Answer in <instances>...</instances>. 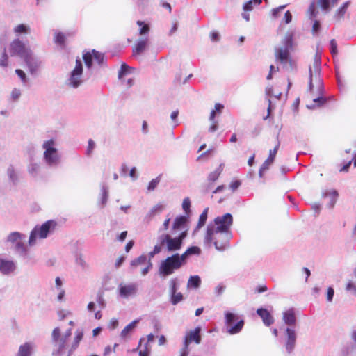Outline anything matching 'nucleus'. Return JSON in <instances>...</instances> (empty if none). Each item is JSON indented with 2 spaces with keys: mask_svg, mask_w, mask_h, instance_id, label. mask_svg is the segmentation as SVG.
<instances>
[{
  "mask_svg": "<svg viewBox=\"0 0 356 356\" xmlns=\"http://www.w3.org/2000/svg\"><path fill=\"white\" fill-rule=\"evenodd\" d=\"M14 31L17 34H22V33L26 34L30 32V27L24 24H21L16 26L14 28Z\"/></svg>",
  "mask_w": 356,
  "mask_h": 356,
  "instance_id": "473e14b6",
  "label": "nucleus"
},
{
  "mask_svg": "<svg viewBox=\"0 0 356 356\" xmlns=\"http://www.w3.org/2000/svg\"><path fill=\"white\" fill-rule=\"evenodd\" d=\"M211 122H212V124L209 127V131L213 133L218 129V123L217 121L215 120V119L213 120V121H211Z\"/></svg>",
  "mask_w": 356,
  "mask_h": 356,
  "instance_id": "052dcab7",
  "label": "nucleus"
},
{
  "mask_svg": "<svg viewBox=\"0 0 356 356\" xmlns=\"http://www.w3.org/2000/svg\"><path fill=\"white\" fill-rule=\"evenodd\" d=\"M31 74L36 72L39 65L38 61L33 58L31 51L23 58Z\"/></svg>",
  "mask_w": 356,
  "mask_h": 356,
  "instance_id": "a211bd4d",
  "label": "nucleus"
},
{
  "mask_svg": "<svg viewBox=\"0 0 356 356\" xmlns=\"http://www.w3.org/2000/svg\"><path fill=\"white\" fill-rule=\"evenodd\" d=\"M286 333L287 336L286 342V349L289 353L291 352L292 350L295 347L296 341V334L293 330L287 328L286 330Z\"/></svg>",
  "mask_w": 356,
  "mask_h": 356,
  "instance_id": "2eb2a0df",
  "label": "nucleus"
},
{
  "mask_svg": "<svg viewBox=\"0 0 356 356\" xmlns=\"http://www.w3.org/2000/svg\"><path fill=\"white\" fill-rule=\"evenodd\" d=\"M95 148V143L92 140L90 139L88 140V146L87 149V154H90L92 152L93 149Z\"/></svg>",
  "mask_w": 356,
  "mask_h": 356,
  "instance_id": "e2e57ef3",
  "label": "nucleus"
},
{
  "mask_svg": "<svg viewBox=\"0 0 356 356\" xmlns=\"http://www.w3.org/2000/svg\"><path fill=\"white\" fill-rule=\"evenodd\" d=\"M92 57L95 58V61L98 63V64H102L103 62H104V54L99 52V51H97L95 49H92Z\"/></svg>",
  "mask_w": 356,
  "mask_h": 356,
  "instance_id": "c9c22d12",
  "label": "nucleus"
},
{
  "mask_svg": "<svg viewBox=\"0 0 356 356\" xmlns=\"http://www.w3.org/2000/svg\"><path fill=\"white\" fill-rule=\"evenodd\" d=\"M283 320L284 323L289 325H292L296 323V316L293 309H288L283 314Z\"/></svg>",
  "mask_w": 356,
  "mask_h": 356,
  "instance_id": "412c9836",
  "label": "nucleus"
},
{
  "mask_svg": "<svg viewBox=\"0 0 356 356\" xmlns=\"http://www.w3.org/2000/svg\"><path fill=\"white\" fill-rule=\"evenodd\" d=\"M165 209V206L163 204H157L149 211V215L150 217H154L156 214L161 213Z\"/></svg>",
  "mask_w": 356,
  "mask_h": 356,
  "instance_id": "2f4dec72",
  "label": "nucleus"
},
{
  "mask_svg": "<svg viewBox=\"0 0 356 356\" xmlns=\"http://www.w3.org/2000/svg\"><path fill=\"white\" fill-rule=\"evenodd\" d=\"M229 238L230 234L227 232H215L213 235L214 245L218 250H224L228 247Z\"/></svg>",
  "mask_w": 356,
  "mask_h": 356,
  "instance_id": "9b49d317",
  "label": "nucleus"
},
{
  "mask_svg": "<svg viewBox=\"0 0 356 356\" xmlns=\"http://www.w3.org/2000/svg\"><path fill=\"white\" fill-rule=\"evenodd\" d=\"M8 175L9 178L13 181H15L17 179V175L15 173V171L13 167H10L8 169Z\"/></svg>",
  "mask_w": 356,
  "mask_h": 356,
  "instance_id": "864d4df0",
  "label": "nucleus"
},
{
  "mask_svg": "<svg viewBox=\"0 0 356 356\" xmlns=\"http://www.w3.org/2000/svg\"><path fill=\"white\" fill-rule=\"evenodd\" d=\"M31 50L26 47L24 43L19 39H15L10 44V52L11 56L18 55L22 58L28 54Z\"/></svg>",
  "mask_w": 356,
  "mask_h": 356,
  "instance_id": "1a4fd4ad",
  "label": "nucleus"
},
{
  "mask_svg": "<svg viewBox=\"0 0 356 356\" xmlns=\"http://www.w3.org/2000/svg\"><path fill=\"white\" fill-rule=\"evenodd\" d=\"M147 39L139 40L133 48V55H139L143 52L147 45Z\"/></svg>",
  "mask_w": 356,
  "mask_h": 356,
  "instance_id": "5701e85b",
  "label": "nucleus"
},
{
  "mask_svg": "<svg viewBox=\"0 0 356 356\" xmlns=\"http://www.w3.org/2000/svg\"><path fill=\"white\" fill-rule=\"evenodd\" d=\"M56 225V222L54 220H47L43 223L40 227H35L31 232L29 237V243L33 244L37 236L40 238H45L50 230L54 229Z\"/></svg>",
  "mask_w": 356,
  "mask_h": 356,
  "instance_id": "0eeeda50",
  "label": "nucleus"
},
{
  "mask_svg": "<svg viewBox=\"0 0 356 356\" xmlns=\"http://www.w3.org/2000/svg\"><path fill=\"white\" fill-rule=\"evenodd\" d=\"M97 302L98 305L102 308H104L105 307L106 303H105V301H104V299L102 293H99L97 295Z\"/></svg>",
  "mask_w": 356,
  "mask_h": 356,
  "instance_id": "4d7b16f0",
  "label": "nucleus"
},
{
  "mask_svg": "<svg viewBox=\"0 0 356 356\" xmlns=\"http://www.w3.org/2000/svg\"><path fill=\"white\" fill-rule=\"evenodd\" d=\"M318 3L324 10H327L330 8L329 0H318Z\"/></svg>",
  "mask_w": 356,
  "mask_h": 356,
  "instance_id": "8fccbe9b",
  "label": "nucleus"
},
{
  "mask_svg": "<svg viewBox=\"0 0 356 356\" xmlns=\"http://www.w3.org/2000/svg\"><path fill=\"white\" fill-rule=\"evenodd\" d=\"M257 313L262 318L263 323L266 326H270L274 323L273 317L266 309H258Z\"/></svg>",
  "mask_w": 356,
  "mask_h": 356,
  "instance_id": "f3484780",
  "label": "nucleus"
},
{
  "mask_svg": "<svg viewBox=\"0 0 356 356\" xmlns=\"http://www.w3.org/2000/svg\"><path fill=\"white\" fill-rule=\"evenodd\" d=\"M347 291H353L356 293V285L352 282H349L346 285Z\"/></svg>",
  "mask_w": 356,
  "mask_h": 356,
  "instance_id": "774afa93",
  "label": "nucleus"
},
{
  "mask_svg": "<svg viewBox=\"0 0 356 356\" xmlns=\"http://www.w3.org/2000/svg\"><path fill=\"white\" fill-rule=\"evenodd\" d=\"M207 219V210H204L200 216L197 228L199 229L204 225Z\"/></svg>",
  "mask_w": 356,
  "mask_h": 356,
  "instance_id": "e433bc0d",
  "label": "nucleus"
},
{
  "mask_svg": "<svg viewBox=\"0 0 356 356\" xmlns=\"http://www.w3.org/2000/svg\"><path fill=\"white\" fill-rule=\"evenodd\" d=\"M15 73L18 75V76L22 79L23 82L26 81V76L24 72L20 69L15 70Z\"/></svg>",
  "mask_w": 356,
  "mask_h": 356,
  "instance_id": "6e6d98bb",
  "label": "nucleus"
},
{
  "mask_svg": "<svg viewBox=\"0 0 356 356\" xmlns=\"http://www.w3.org/2000/svg\"><path fill=\"white\" fill-rule=\"evenodd\" d=\"M136 292V286L135 284L128 285L120 284L119 293L121 297L128 298L129 296L135 294Z\"/></svg>",
  "mask_w": 356,
  "mask_h": 356,
  "instance_id": "dca6fc26",
  "label": "nucleus"
},
{
  "mask_svg": "<svg viewBox=\"0 0 356 356\" xmlns=\"http://www.w3.org/2000/svg\"><path fill=\"white\" fill-rule=\"evenodd\" d=\"M200 327H195L194 330L188 332L184 338V346L188 348L189 344L194 341L195 343L199 344L201 341Z\"/></svg>",
  "mask_w": 356,
  "mask_h": 356,
  "instance_id": "ddd939ff",
  "label": "nucleus"
},
{
  "mask_svg": "<svg viewBox=\"0 0 356 356\" xmlns=\"http://www.w3.org/2000/svg\"><path fill=\"white\" fill-rule=\"evenodd\" d=\"M321 69L316 61L314 66V70L309 67V90L315 97L312 107H320L325 104L332 97H325L323 95V84L321 79Z\"/></svg>",
  "mask_w": 356,
  "mask_h": 356,
  "instance_id": "f257e3e1",
  "label": "nucleus"
},
{
  "mask_svg": "<svg viewBox=\"0 0 356 356\" xmlns=\"http://www.w3.org/2000/svg\"><path fill=\"white\" fill-rule=\"evenodd\" d=\"M20 234L17 232H12L9 234L8 237V240L11 242L17 241L18 239L20 238Z\"/></svg>",
  "mask_w": 356,
  "mask_h": 356,
  "instance_id": "de8ad7c7",
  "label": "nucleus"
},
{
  "mask_svg": "<svg viewBox=\"0 0 356 356\" xmlns=\"http://www.w3.org/2000/svg\"><path fill=\"white\" fill-rule=\"evenodd\" d=\"M15 269V264L12 261L0 259V271L3 274H8Z\"/></svg>",
  "mask_w": 356,
  "mask_h": 356,
  "instance_id": "6ab92c4d",
  "label": "nucleus"
},
{
  "mask_svg": "<svg viewBox=\"0 0 356 356\" xmlns=\"http://www.w3.org/2000/svg\"><path fill=\"white\" fill-rule=\"evenodd\" d=\"M265 93L266 96L268 97V113H270L271 107H272V101L270 99L271 97H275L276 99H279L280 98V96L282 95V93H279L278 95H275L273 93V88L272 86H267L265 90Z\"/></svg>",
  "mask_w": 356,
  "mask_h": 356,
  "instance_id": "b1692460",
  "label": "nucleus"
},
{
  "mask_svg": "<svg viewBox=\"0 0 356 356\" xmlns=\"http://www.w3.org/2000/svg\"><path fill=\"white\" fill-rule=\"evenodd\" d=\"M201 280L199 276H191L188 281V286L193 287L195 289L198 288L200 285Z\"/></svg>",
  "mask_w": 356,
  "mask_h": 356,
  "instance_id": "c756f323",
  "label": "nucleus"
},
{
  "mask_svg": "<svg viewBox=\"0 0 356 356\" xmlns=\"http://www.w3.org/2000/svg\"><path fill=\"white\" fill-rule=\"evenodd\" d=\"M38 169H39V167H38V165L37 164H31L29 167V172L31 175H34V174H36L38 172Z\"/></svg>",
  "mask_w": 356,
  "mask_h": 356,
  "instance_id": "13d9d810",
  "label": "nucleus"
},
{
  "mask_svg": "<svg viewBox=\"0 0 356 356\" xmlns=\"http://www.w3.org/2000/svg\"><path fill=\"white\" fill-rule=\"evenodd\" d=\"M76 263L81 266L83 268H85L87 266L86 263L83 259L82 256H80L76 259Z\"/></svg>",
  "mask_w": 356,
  "mask_h": 356,
  "instance_id": "0e129e2a",
  "label": "nucleus"
},
{
  "mask_svg": "<svg viewBox=\"0 0 356 356\" xmlns=\"http://www.w3.org/2000/svg\"><path fill=\"white\" fill-rule=\"evenodd\" d=\"M308 13L310 18H314L317 16L318 11L316 8V3L315 2H312L308 9Z\"/></svg>",
  "mask_w": 356,
  "mask_h": 356,
  "instance_id": "58836bf2",
  "label": "nucleus"
},
{
  "mask_svg": "<svg viewBox=\"0 0 356 356\" xmlns=\"http://www.w3.org/2000/svg\"><path fill=\"white\" fill-rule=\"evenodd\" d=\"M21 95V91L19 89L14 88L10 94L11 98L13 101H16L19 98Z\"/></svg>",
  "mask_w": 356,
  "mask_h": 356,
  "instance_id": "3c124183",
  "label": "nucleus"
},
{
  "mask_svg": "<svg viewBox=\"0 0 356 356\" xmlns=\"http://www.w3.org/2000/svg\"><path fill=\"white\" fill-rule=\"evenodd\" d=\"M137 323V321H133L130 323L129 325H127L121 332L120 336L122 338H126L130 332L132 331V330L135 327V325Z\"/></svg>",
  "mask_w": 356,
  "mask_h": 356,
  "instance_id": "7c9ffc66",
  "label": "nucleus"
},
{
  "mask_svg": "<svg viewBox=\"0 0 356 356\" xmlns=\"http://www.w3.org/2000/svg\"><path fill=\"white\" fill-rule=\"evenodd\" d=\"M350 1H348L345 3H343V5L337 10V11L334 14V17H336L337 19L340 20L344 17L345 14L347 11L348 8L350 6Z\"/></svg>",
  "mask_w": 356,
  "mask_h": 356,
  "instance_id": "a878e982",
  "label": "nucleus"
},
{
  "mask_svg": "<svg viewBox=\"0 0 356 356\" xmlns=\"http://www.w3.org/2000/svg\"><path fill=\"white\" fill-rule=\"evenodd\" d=\"M130 69L129 66H128L126 63H122L120 67V70L118 72V76L120 78L122 77L125 74L128 72V70Z\"/></svg>",
  "mask_w": 356,
  "mask_h": 356,
  "instance_id": "49530a36",
  "label": "nucleus"
},
{
  "mask_svg": "<svg viewBox=\"0 0 356 356\" xmlns=\"http://www.w3.org/2000/svg\"><path fill=\"white\" fill-rule=\"evenodd\" d=\"M160 181V176L157 177L156 178L152 179L148 185L147 189L149 191H153L155 189V188L157 186L158 184Z\"/></svg>",
  "mask_w": 356,
  "mask_h": 356,
  "instance_id": "c03bdc74",
  "label": "nucleus"
},
{
  "mask_svg": "<svg viewBox=\"0 0 356 356\" xmlns=\"http://www.w3.org/2000/svg\"><path fill=\"white\" fill-rule=\"evenodd\" d=\"M181 267L178 258L172 254L161 261L159 268V273L161 276L166 277L172 275L175 270Z\"/></svg>",
  "mask_w": 356,
  "mask_h": 356,
  "instance_id": "39448f33",
  "label": "nucleus"
},
{
  "mask_svg": "<svg viewBox=\"0 0 356 356\" xmlns=\"http://www.w3.org/2000/svg\"><path fill=\"white\" fill-rule=\"evenodd\" d=\"M224 108V106L220 103H216L214 106V109H213L210 113L209 120L211 121H213L215 119L216 113L220 114Z\"/></svg>",
  "mask_w": 356,
  "mask_h": 356,
  "instance_id": "c85d7f7f",
  "label": "nucleus"
},
{
  "mask_svg": "<svg viewBox=\"0 0 356 356\" xmlns=\"http://www.w3.org/2000/svg\"><path fill=\"white\" fill-rule=\"evenodd\" d=\"M32 345L30 343H25L19 347V350L15 356H31Z\"/></svg>",
  "mask_w": 356,
  "mask_h": 356,
  "instance_id": "aec40b11",
  "label": "nucleus"
},
{
  "mask_svg": "<svg viewBox=\"0 0 356 356\" xmlns=\"http://www.w3.org/2000/svg\"><path fill=\"white\" fill-rule=\"evenodd\" d=\"M54 142L49 140L44 143L43 147L45 149L44 156L49 164L55 163L58 161V155L56 149L53 147Z\"/></svg>",
  "mask_w": 356,
  "mask_h": 356,
  "instance_id": "9d476101",
  "label": "nucleus"
},
{
  "mask_svg": "<svg viewBox=\"0 0 356 356\" xmlns=\"http://www.w3.org/2000/svg\"><path fill=\"white\" fill-rule=\"evenodd\" d=\"M172 284V296H171V302L172 305H177L178 302L182 300L183 296L181 293H176V286L174 280L171 281Z\"/></svg>",
  "mask_w": 356,
  "mask_h": 356,
  "instance_id": "393cba45",
  "label": "nucleus"
},
{
  "mask_svg": "<svg viewBox=\"0 0 356 356\" xmlns=\"http://www.w3.org/2000/svg\"><path fill=\"white\" fill-rule=\"evenodd\" d=\"M187 222V218L184 216H179L175 218L172 225V231L181 230Z\"/></svg>",
  "mask_w": 356,
  "mask_h": 356,
  "instance_id": "4be33fe9",
  "label": "nucleus"
},
{
  "mask_svg": "<svg viewBox=\"0 0 356 356\" xmlns=\"http://www.w3.org/2000/svg\"><path fill=\"white\" fill-rule=\"evenodd\" d=\"M191 207V201L188 197H186L183 200L182 207L186 213H188L190 211Z\"/></svg>",
  "mask_w": 356,
  "mask_h": 356,
  "instance_id": "09e8293b",
  "label": "nucleus"
},
{
  "mask_svg": "<svg viewBox=\"0 0 356 356\" xmlns=\"http://www.w3.org/2000/svg\"><path fill=\"white\" fill-rule=\"evenodd\" d=\"M83 60L88 68H90L92 65V51H86L83 54Z\"/></svg>",
  "mask_w": 356,
  "mask_h": 356,
  "instance_id": "72a5a7b5",
  "label": "nucleus"
},
{
  "mask_svg": "<svg viewBox=\"0 0 356 356\" xmlns=\"http://www.w3.org/2000/svg\"><path fill=\"white\" fill-rule=\"evenodd\" d=\"M225 325L227 332L235 334L241 332L244 326V320L241 319L236 314L232 312L225 313Z\"/></svg>",
  "mask_w": 356,
  "mask_h": 356,
  "instance_id": "423d86ee",
  "label": "nucleus"
},
{
  "mask_svg": "<svg viewBox=\"0 0 356 356\" xmlns=\"http://www.w3.org/2000/svg\"><path fill=\"white\" fill-rule=\"evenodd\" d=\"M292 49V39L291 37L287 38L284 46L277 47L275 49V60L280 62L283 67H289L293 68L295 65V61L291 55Z\"/></svg>",
  "mask_w": 356,
  "mask_h": 356,
  "instance_id": "20e7f679",
  "label": "nucleus"
},
{
  "mask_svg": "<svg viewBox=\"0 0 356 356\" xmlns=\"http://www.w3.org/2000/svg\"><path fill=\"white\" fill-rule=\"evenodd\" d=\"M65 39H66V37L63 33L56 32L54 33V40L56 44H59L62 47H65Z\"/></svg>",
  "mask_w": 356,
  "mask_h": 356,
  "instance_id": "bb28decb",
  "label": "nucleus"
},
{
  "mask_svg": "<svg viewBox=\"0 0 356 356\" xmlns=\"http://www.w3.org/2000/svg\"><path fill=\"white\" fill-rule=\"evenodd\" d=\"M186 251L189 256L192 254H200L201 252L200 248L197 246H191L188 248Z\"/></svg>",
  "mask_w": 356,
  "mask_h": 356,
  "instance_id": "37998d69",
  "label": "nucleus"
},
{
  "mask_svg": "<svg viewBox=\"0 0 356 356\" xmlns=\"http://www.w3.org/2000/svg\"><path fill=\"white\" fill-rule=\"evenodd\" d=\"M223 167L224 164L221 163L214 171L209 174L207 182L202 185V191L204 193L209 192L213 188L214 182L218 179L223 171Z\"/></svg>",
  "mask_w": 356,
  "mask_h": 356,
  "instance_id": "f8f14e48",
  "label": "nucleus"
},
{
  "mask_svg": "<svg viewBox=\"0 0 356 356\" xmlns=\"http://www.w3.org/2000/svg\"><path fill=\"white\" fill-rule=\"evenodd\" d=\"M271 164L270 163L267 162V161H264L262 165H261L259 170V175L260 177H263V174L269 169Z\"/></svg>",
  "mask_w": 356,
  "mask_h": 356,
  "instance_id": "ea45409f",
  "label": "nucleus"
},
{
  "mask_svg": "<svg viewBox=\"0 0 356 356\" xmlns=\"http://www.w3.org/2000/svg\"><path fill=\"white\" fill-rule=\"evenodd\" d=\"M210 37H211V40L213 42H217L220 39V35H219L218 33L216 31L211 32L210 34Z\"/></svg>",
  "mask_w": 356,
  "mask_h": 356,
  "instance_id": "69168bd1",
  "label": "nucleus"
},
{
  "mask_svg": "<svg viewBox=\"0 0 356 356\" xmlns=\"http://www.w3.org/2000/svg\"><path fill=\"white\" fill-rule=\"evenodd\" d=\"M273 140L274 147L273 149L269 150L268 156L267 159H266V161H267V162L270 163V164H271V165L275 161L277 153L279 150V148H280V144H281L280 140L279 139L278 134L273 136Z\"/></svg>",
  "mask_w": 356,
  "mask_h": 356,
  "instance_id": "4468645a",
  "label": "nucleus"
},
{
  "mask_svg": "<svg viewBox=\"0 0 356 356\" xmlns=\"http://www.w3.org/2000/svg\"><path fill=\"white\" fill-rule=\"evenodd\" d=\"M82 73H83V65H82L81 61L79 58H76V66H75L74 69L72 70V72H71V76L69 79L70 84L72 87L77 88L81 83Z\"/></svg>",
  "mask_w": 356,
  "mask_h": 356,
  "instance_id": "6e6552de",
  "label": "nucleus"
},
{
  "mask_svg": "<svg viewBox=\"0 0 356 356\" xmlns=\"http://www.w3.org/2000/svg\"><path fill=\"white\" fill-rule=\"evenodd\" d=\"M330 49L332 54H336L337 53V43L334 39H332L330 40Z\"/></svg>",
  "mask_w": 356,
  "mask_h": 356,
  "instance_id": "5fc2aeb1",
  "label": "nucleus"
},
{
  "mask_svg": "<svg viewBox=\"0 0 356 356\" xmlns=\"http://www.w3.org/2000/svg\"><path fill=\"white\" fill-rule=\"evenodd\" d=\"M83 334L82 332H78L76 333V335L74 338V344L72 346L73 349H75L79 346V342L83 339Z\"/></svg>",
  "mask_w": 356,
  "mask_h": 356,
  "instance_id": "a18cd8bd",
  "label": "nucleus"
},
{
  "mask_svg": "<svg viewBox=\"0 0 356 356\" xmlns=\"http://www.w3.org/2000/svg\"><path fill=\"white\" fill-rule=\"evenodd\" d=\"M233 218L230 213H225L218 216L214 220V225H209L205 235V241L210 243L213 241V235L215 232H227L232 225Z\"/></svg>",
  "mask_w": 356,
  "mask_h": 356,
  "instance_id": "7ed1b4c3",
  "label": "nucleus"
},
{
  "mask_svg": "<svg viewBox=\"0 0 356 356\" xmlns=\"http://www.w3.org/2000/svg\"><path fill=\"white\" fill-rule=\"evenodd\" d=\"M174 256H175L176 258H178L179 264L182 266L185 263V260L189 255H188V254H187V251L186 250L182 254L176 253V254H174Z\"/></svg>",
  "mask_w": 356,
  "mask_h": 356,
  "instance_id": "79ce46f5",
  "label": "nucleus"
},
{
  "mask_svg": "<svg viewBox=\"0 0 356 356\" xmlns=\"http://www.w3.org/2000/svg\"><path fill=\"white\" fill-rule=\"evenodd\" d=\"M147 262V257L145 254H142L138 258L134 259L131 262V266L133 267H137L139 265H143L146 264Z\"/></svg>",
  "mask_w": 356,
  "mask_h": 356,
  "instance_id": "f704fd0d",
  "label": "nucleus"
},
{
  "mask_svg": "<svg viewBox=\"0 0 356 356\" xmlns=\"http://www.w3.org/2000/svg\"><path fill=\"white\" fill-rule=\"evenodd\" d=\"M136 24L139 26H140V31H139L140 35L146 34V33H147L149 31V26L148 24H146L143 22L140 21V20L137 21Z\"/></svg>",
  "mask_w": 356,
  "mask_h": 356,
  "instance_id": "4c0bfd02",
  "label": "nucleus"
},
{
  "mask_svg": "<svg viewBox=\"0 0 356 356\" xmlns=\"http://www.w3.org/2000/svg\"><path fill=\"white\" fill-rule=\"evenodd\" d=\"M334 293V289L332 287L327 289V299L328 301H332Z\"/></svg>",
  "mask_w": 356,
  "mask_h": 356,
  "instance_id": "338daca9",
  "label": "nucleus"
},
{
  "mask_svg": "<svg viewBox=\"0 0 356 356\" xmlns=\"http://www.w3.org/2000/svg\"><path fill=\"white\" fill-rule=\"evenodd\" d=\"M8 65V56L6 52V49L3 50V52L0 58V66L6 67Z\"/></svg>",
  "mask_w": 356,
  "mask_h": 356,
  "instance_id": "a19ab883",
  "label": "nucleus"
},
{
  "mask_svg": "<svg viewBox=\"0 0 356 356\" xmlns=\"http://www.w3.org/2000/svg\"><path fill=\"white\" fill-rule=\"evenodd\" d=\"M284 19L286 24H289L292 20V15L289 10H287L284 17Z\"/></svg>",
  "mask_w": 356,
  "mask_h": 356,
  "instance_id": "bf43d9fd",
  "label": "nucleus"
},
{
  "mask_svg": "<svg viewBox=\"0 0 356 356\" xmlns=\"http://www.w3.org/2000/svg\"><path fill=\"white\" fill-rule=\"evenodd\" d=\"M60 336V330L58 327H56L52 332V338L54 341L58 342Z\"/></svg>",
  "mask_w": 356,
  "mask_h": 356,
  "instance_id": "603ef678",
  "label": "nucleus"
},
{
  "mask_svg": "<svg viewBox=\"0 0 356 356\" xmlns=\"http://www.w3.org/2000/svg\"><path fill=\"white\" fill-rule=\"evenodd\" d=\"M262 0H249L243 5V10L245 11H251L253 10L254 6L261 4Z\"/></svg>",
  "mask_w": 356,
  "mask_h": 356,
  "instance_id": "cd10ccee",
  "label": "nucleus"
},
{
  "mask_svg": "<svg viewBox=\"0 0 356 356\" xmlns=\"http://www.w3.org/2000/svg\"><path fill=\"white\" fill-rule=\"evenodd\" d=\"M67 340H68V339H65L64 336L63 337H61L60 339H59L58 343H59L58 346H59L60 350H61L63 348H65V343Z\"/></svg>",
  "mask_w": 356,
  "mask_h": 356,
  "instance_id": "680f3d73",
  "label": "nucleus"
},
{
  "mask_svg": "<svg viewBox=\"0 0 356 356\" xmlns=\"http://www.w3.org/2000/svg\"><path fill=\"white\" fill-rule=\"evenodd\" d=\"M187 235V230L181 231L179 234L175 238H172L168 233H163L159 236L157 244L154 247L153 251L150 252V255L153 257L154 254L160 253L163 250H166L168 252H176L179 250Z\"/></svg>",
  "mask_w": 356,
  "mask_h": 356,
  "instance_id": "f03ea898",
  "label": "nucleus"
}]
</instances>
